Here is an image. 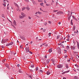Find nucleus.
<instances>
[{"label": "nucleus", "mask_w": 79, "mask_h": 79, "mask_svg": "<svg viewBox=\"0 0 79 79\" xmlns=\"http://www.w3.org/2000/svg\"><path fill=\"white\" fill-rule=\"evenodd\" d=\"M57 49L58 50V53L59 54H61V49L60 47H58L57 48Z\"/></svg>", "instance_id": "f257e3e1"}, {"label": "nucleus", "mask_w": 79, "mask_h": 79, "mask_svg": "<svg viewBox=\"0 0 79 79\" xmlns=\"http://www.w3.org/2000/svg\"><path fill=\"white\" fill-rule=\"evenodd\" d=\"M25 51L26 53H28V52H29V47H28L27 48L26 47L25 48Z\"/></svg>", "instance_id": "f03ea898"}, {"label": "nucleus", "mask_w": 79, "mask_h": 79, "mask_svg": "<svg viewBox=\"0 0 79 79\" xmlns=\"http://www.w3.org/2000/svg\"><path fill=\"white\" fill-rule=\"evenodd\" d=\"M57 68H63V65L62 64H59L57 65Z\"/></svg>", "instance_id": "7ed1b4c3"}, {"label": "nucleus", "mask_w": 79, "mask_h": 79, "mask_svg": "<svg viewBox=\"0 0 79 79\" xmlns=\"http://www.w3.org/2000/svg\"><path fill=\"white\" fill-rule=\"evenodd\" d=\"M13 42H11L9 44H7L6 45V46H10V45H13Z\"/></svg>", "instance_id": "20e7f679"}, {"label": "nucleus", "mask_w": 79, "mask_h": 79, "mask_svg": "<svg viewBox=\"0 0 79 79\" xmlns=\"http://www.w3.org/2000/svg\"><path fill=\"white\" fill-rule=\"evenodd\" d=\"M32 2L33 5H37V3L34 0H31Z\"/></svg>", "instance_id": "39448f33"}, {"label": "nucleus", "mask_w": 79, "mask_h": 79, "mask_svg": "<svg viewBox=\"0 0 79 79\" xmlns=\"http://www.w3.org/2000/svg\"><path fill=\"white\" fill-rule=\"evenodd\" d=\"M13 24L14 25H15V26H17V24H16V22L15 20H14V21L13 22Z\"/></svg>", "instance_id": "423d86ee"}, {"label": "nucleus", "mask_w": 79, "mask_h": 79, "mask_svg": "<svg viewBox=\"0 0 79 79\" xmlns=\"http://www.w3.org/2000/svg\"><path fill=\"white\" fill-rule=\"evenodd\" d=\"M14 4H15V6L17 7L18 8H19V6L18 5V4L14 2Z\"/></svg>", "instance_id": "0eeeda50"}, {"label": "nucleus", "mask_w": 79, "mask_h": 79, "mask_svg": "<svg viewBox=\"0 0 79 79\" xmlns=\"http://www.w3.org/2000/svg\"><path fill=\"white\" fill-rule=\"evenodd\" d=\"M21 15L23 18H24V17H25V14L23 13V12L21 13Z\"/></svg>", "instance_id": "6e6552de"}, {"label": "nucleus", "mask_w": 79, "mask_h": 79, "mask_svg": "<svg viewBox=\"0 0 79 79\" xmlns=\"http://www.w3.org/2000/svg\"><path fill=\"white\" fill-rule=\"evenodd\" d=\"M6 42V40H2V44H4V43H5Z\"/></svg>", "instance_id": "1a4fd4ad"}, {"label": "nucleus", "mask_w": 79, "mask_h": 79, "mask_svg": "<svg viewBox=\"0 0 79 79\" xmlns=\"http://www.w3.org/2000/svg\"><path fill=\"white\" fill-rule=\"evenodd\" d=\"M11 55H15V53L14 52H11Z\"/></svg>", "instance_id": "9d476101"}, {"label": "nucleus", "mask_w": 79, "mask_h": 79, "mask_svg": "<svg viewBox=\"0 0 79 79\" xmlns=\"http://www.w3.org/2000/svg\"><path fill=\"white\" fill-rule=\"evenodd\" d=\"M48 52L49 53H51L52 52V48H50Z\"/></svg>", "instance_id": "9b49d317"}, {"label": "nucleus", "mask_w": 79, "mask_h": 79, "mask_svg": "<svg viewBox=\"0 0 79 79\" xmlns=\"http://www.w3.org/2000/svg\"><path fill=\"white\" fill-rule=\"evenodd\" d=\"M47 74H48V75H49L50 74V71H48L47 72Z\"/></svg>", "instance_id": "f8f14e48"}, {"label": "nucleus", "mask_w": 79, "mask_h": 79, "mask_svg": "<svg viewBox=\"0 0 79 79\" xmlns=\"http://www.w3.org/2000/svg\"><path fill=\"white\" fill-rule=\"evenodd\" d=\"M19 18L20 19H22L23 18H24V17L23 16H22L21 15H20L19 16Z\"/></svg>", "instance_id": "ddd939ff"}, {"label": "nucleus", "mask_w": 79, "mask_h": 79, "mask_svg": "<svg viewBox=\"0 0 79 79\" xmlns=\"http://www.w3.org/2000/svg\"><path fill=\"white\" fill-rule=\"evenodd\" d=\"M50 61V60L49 59H48L46 60V62L47 64L49 63V62Z\"/></svg>", "instance_id": "4468645a"}, {"label": "nucleus", "mask_w": 79, "mask_h": 79, "mask_svg": "<svg viewBox=\"0 0 79 79\" xmlns=\"http://www.w3.org/2000/svg\"><path fill=\"white\" fill-rule=\"evenodd\" d=\"M19 72L20 73H23V71H21V70H19Z\"/></svg>", "instance_id": "2eb2a0df"}, {"label": "nucleus", "mask_w": 79, "mask_h": 79, "mask_svg": "<svg viewBox=\"0 0 79 79\" xmlns=\"http://www.w3.org/2000/svg\"><path fill=\"white\" fill-rule=\"evenodd\" d=\"M53 59H52V61L54 65H55V60H53Z\"/></svg>", "instance_id": "dca6fc26"}, {"label": "nucleus", "mask_w": 79, "mask_h": 79, "mask_svg": "<svg viewBox=\"0 0 79 79\" xmlns=\"http://www.w3.org/2000/svg\"><path fill=\"white\" fill-rule=\"evenodd\" d=\"M7 9L8 10H9V4H8L7 5Z\"/></svg>", "instance_id": "f3484780"}, {"label": "nucleus", "mask_w": 79, "mask_h": 79, "mask_svg": "<svg viewBox=\"0 0 79 79\" xmlns=\"http://www.w3.org/2000/svg\"><path fill=\"white\" fill-rule=\"evenodd\" d=\"M60 37V35H57V39H58Z\"/></svg>", "instance_id": "a211bd4d"}, {"label": "nucleus", "mask_w": 79, "mask_h": 79, "mask_svg": "<svg viewBox=\"0 0 79 79\" xmlns=\"http://www.w3.org/2000/svg\"><path fill=\"white\" fill-rule=\"evenodd\" d=\"M58 10H53V12H54V13H55V12H57V11H58Z\"/></svg>", "instance_id": "6ab92c4d"}, {"label": "nucleus", "mask_w": 79, "mask_h": 79, "mask_svg": "<svg viewBox=\"0 0 79 79\" xmlns=\"http://www.w3.org/2000/svg\"><path fill=\"white\" fill-rule=\"evenodd\" d=\"M66 49H67V50H69V47L68 46H67L66 47Z\"/></svg>", "instance_id": "aec40b11"}, {"label": "nucleus", "mask_w": 79, "mask_h": 79, "mask_svg": "<svg viewBox=\"0 0 79 79\" xmlns=\"http://www.w3.org/2000/svg\"><path fill=\"white\" fill-rule=\"evenodd\" d=\"M25 9H26V7H23L22 8V11H23L24 10H25Z\"/></svg>", "instance_id": "412c9836"}, {"label": "nucleus", "mask_w": 79, "mask_h": 79, "mask_svg": "<svg viewBox=\"0 0 79 79\" xmlns=\"http://www.w3.org/2000/svg\"><path fill=\"white\" fill-rule=\"evenodd\" d=\"M52 33H49L48 34V35H49L48 37H50L51 36V34Z\"/></svg>", "instance_id": "4be33fe9"}, {"label": "nucleus", "mask_w": 79, "mask_h": 79, "mask_svg": "<svg viewBox=\"0 0 79 79\" xmlns=\"http://www.w3.org/2000/svg\"><path fill=\"white\" fill-rule=\"evenodd\" d=\"M65 67L67 68H68V64H66Z\"/></svg>", "instance_id": "5701e85b"}, {"label": "nucleus", "mask_w": 79, "mask_h": 79, "mask_svg": "<svg viewBox=\"0 0 79 79\" xmlns=\"http://www.w3.org/2000/svg\"><path fill=\"white\" fill-rule=\"evenodd\" d=\"M5 66H6L7 68H9V65L8 64H6Z\"/></svg>", "instance_id": "b1692460"}, {"label": "nucleus", "mask_w": 79, "mask_h": 79, "mask_svg": "<svg viewBox=\"0 0 79 79\" xmlns=\"http://www.w3.org/2000/svg\"><path fill=\"white\" fill-rule=\"evenodd\" d=\"M75 29H76V27L75 26H74L73 27V31H74V30H75Z\"/></svg>", "instance_id": "393cba45"}, {"label": "nucleus", "mask_w": 79, "mask_h": 79, "mask_svg": "<svg viewBox=\"0 0 79 79\" xmlns=\"http://www.w3.org/2000/svg\"><path fill=\"white\" fill-rule=\"evenodd\" d=\"M11 25L12 26H13V27H14L15 28V29H16V27H15V26H14V25L13 24V23L11 24Z\"/></svg>", "instance_id": "a878e982"}, {"label": "nucleus", "mask_w": 79, "mask_h": 79, "mask_svg": "<svg viewBox=\"0 0 79 79\" xmlns=\"http://www.w3.org/2000/svg\"><path fill=\"white\" fill-rule=\"evenodd\" d=\"M34 65L33 64H32L31 65V68H34Z\"/></svg>", "instance_id": "bb28decb"}, {"label": "nucleus", "mask_w": 79, "mask_h": 79, "mask_svg": "<svg viewBox=\"0 0 79 79\" xmlns=\"http://www.w3.org/2000/svg\"><path fill=\"white\" fill-rule=\"evenodd\" d=\"M60 13H62V12L60 11H59V12H58L57 13V14H60Z\"/></svg>", "instance_id": "cd10ccee"}, {"label": "nucleus", "mask_w": 79, "mask_h": 79, "mask_svg": "<svg viewBox=\"0 0 79 79\" xmlns=\"http://www.w3.org/2000/svg\"><path fill=\"white\" fill-rule=\"evenodd\" d=\"M40 5L41 6H43V5H44V3H41L40 4Z\"/></svg>", "instance_id": "c85d7f7f"}, {"label": "nucleus", "mask_w": 79, "mask_h": 79, "mask_svg": "<svg viewBox=\"0 0 79 79\" xmlns=\"http://www.w3.org/2000/svg\"><path fill=\"white\" fill-rule=\"evenodd\" d=\"M2 18H5V16H4V15L2 14Z\"/></svg>", "instance_id": "c756f323"}, {"label": "nucleus", "mask_w": 79, "mask_h": 79, "mask_svg": "<svg viewBox=\"0 0 79 79\" xmlns=\"http://www.w3.org/2000/svg\"><path fill=\"white\" fill-rule=\"evenodd\" d=\"M38 2H43V1H42V0H38Z\"/></svg>", "instance_id": "7c9ffc66"}, {"label": "nucleus", "mask_w": 79, "mask_h": 79, "mask_svg": "<svg viewBox=\"0 0 79 79\" xmlns=\"http://www.w3.org/2000/svg\"><path fill=\"white\" fill-rule=\"evenodd\" d=\"M5 60H6V59H4V60H2V62H5Z\"/></svg>", "instance_id": "2f4dec72"}, {"label": "nucleus", "mask_w": 79, "mask_h": 79, "mask_svg": "<svg viewBox=\"0 0 79 79\" xmlns=\"http://www.w3.org/2000/svg\"><path fill=\"white\" fill-rule=\"evenodd\" d=\"M2 5H3V6H4L5 7V6H6V5L5 4L3 3V4H2Z\"/></svg>", "instance_id": "473e14b6"}, {"label": "nucleus", "mask_w": 79, "mask_h": 79, "mask_svg": "<svg viewBox=\"0 0 79 79\" xmlns=\"http://www.w3.org/2000/svg\"><path fill=\"white\" fill-rule=\"evenodd\" d=\"M22 39H23V40H25V38H24V37H22Z\"/></svg>", "instance_id": "72a5a7b5"}, {"label": "nucleus", "mask_w": 79, "mask_h": 79, "mask_svg": "<svg viewBox=\"0 0 79 79\" xmlns=\"http://www.w3.org/2000/svg\"><path fill=\"white\" fill-rule=\"evenodd\" d=\"M46 6H50V5L49 4H46Z\"/></svg>", "instance_id": "f704fd0d"}, {"label": "nucleus", "mask_w": 79, "mask_h": 79, "mask_svg": "<svg viewBox=\"0 0 79 79\" xmlns=\"http://www.w3.org/2000/svg\"><path fill=\"white\" fill-rule=\"evenodd\" d=\"M75 48H76L75 47H73L72 48V49H73V50H75Z\"/></svg>", "instance_id": "c9c22d12"}, {"label": "nucleus", "mask_w": 79, "mask_h": 79, "mask_svg": "<svg viewBox=\"0 0 79 79\" xmlns=\"http://www.w3.org/2000/svg\"><path fill=\"white\" fill-rule=\"evenodd\" d=\"M28 76L29 77H30V78H32V76L30 75H29Z\"/></svg>", "instance_id": "e433bc0d"}, {"label": "nucleus", "mask_w": 79, "mask_h": 79, "mask_svg": "<svg viewBox=\"0 0 79 79\" xmlns=\"http://www.w3.org/2000/svg\"><path fill=\"white\" fill-rule=\"evenodd\" d=\"M47 23L45 22L44 23V25H45V26H46L47 25Z\"/></svg>", "instance_id": "4c0bfd02"}, {"label": "nucleus", "mask_w": 79, "mask_h": 79, "mask_svg": "<svg viewBox=\"0 0 79 79\" xmlns=\"http://www.w3.org/2000/svg\"><path fill=\"white\" fill-rule=\"evenodd\" d=\"M77 47H79V43L77 42Z\"/></svg>", "instance_id": "58836bf2"}, {"label": "nucleus", "mask_w": 79, "mask_h": 79, "mask_svg": "<svg viewBox=\"0 0 79 79\" xmlns=\"http://www.w3.org/2000/svg\"><path fill=\"white\" fill-rule=\"evenodd\" d=\"M25 2H29V0H24Z\"/></svg>", "instance_id": "ea45409f"}, {"label": "nucleus", "mask_w": 79, "mask_h": 79, "mask_svg": "<svg viewBox=\"0 0 79 79\" xmlns=\"http://www.w3.org/2000/svg\"><path fill=\"white\" fill-rule=\"evenodd\" d=\"M38 14H39V15H41L42 14V13L40 12H38Z\"/></svg>", "instance_id": "a19ab883"}, {"label": "nucleus", "mask_w": 79, "mask_h": 79, "mask_svg": "<svg viewBox=\"0 0 79 79\" xmlns=\"http://www.w3.org/2000/svg\"><path fill=\"white\" fill-rule=\"evenodd\" d=\"M75 66H76V67H77H77H78V66H78V65H77V64H75Z\"/></svg>", "instance_id": "79ce46f5"}, {"label": "nucleus", "mask_w": 79, "mask_h": 79, "mask_svg": "<svg viewBox=\"0 0 79 79\" xmlns=\"http://www.w3.org/2000/svg\"><path fill=\"white\" fill-rule=\"evenodd\" d=\"M48 23L49 24H51L52 23V22L50 21H48Z\"/></svg>", "instance_id": "37998d69"}, {"label": "nucleus", "mask_w": 79, "mask_h": 79, "mask_svg": "<svg viewBox=\"0 0 79 79\" xmlns=\"http://www.w3.org/2000/svg\"><path fill=\"white\" fill-rule=\"evenodd\" d=\"M40 71L41 73H43V71H42V70H40Z\"/></svg>", "instance_id": "c03bdc74"}, {"label": "nucleus", "mask_w": 79, "mask_h": 79, "mask_svg": "<svg viewBox=\"0 0 79 79\" xmlns=\"http://www.w3.org/2000/svg\"><path fill=\"white\" fill-rule=\"evenodd\" d=\"M29 53H30V54H32V52H31L29 51Z\"/></svg>", "instance_id": "a18cd8bd"}, {"label": "nucleus", "mask_w": 79, "mask_h": 79, "mask_svg": "<svg viewBox=\"0 0 79 79\" xmlns=\"http://www.w3.org/2000/svg\"><path fill=\"white\" fill-rule=\"evenodd\" d=\"M23 47V45H21L20 47V48H23V47Z\"/></svg>", "instance_id": "49530a36"}, {"label": "nucleus", "mask_w": 79, "mask_h": 79, "mask_svg": "<svg viewBox=\"0 0 79 79\" xmlns=\"http://www.w3.org/2000/svg\"><path fill=\"white\" fill-rule=\"evenodd\" d=\"M62 48H64V46L63 45H62Z\"/></svg>", "instance_id": "de8ad7c7"}, {"label": "nucleus", "mask_w": 79, "mask_h": 79, "mask_svg": "<svg viewBox=\"0 0 79 79\" xmlns=\"http://www.w3.org/2000/svg\"><path fill=\"white\" fill-rule=\"evenodd\" d=\"M69 70L67 71H66V72H65V73H69Z\"/></svg>", "instance_id": "09e8293b"}, {"label": "nucleus", "mask_w": 79, "mask_h": 79, "mask_svg": "<svg viewBox=\"0 0 79 79\" xmlns=\"http://www.w3.org/2000/svg\"><path fill=\"white\" fill-rule=\"evenodd\" d=\"M44 2L45 3H47V2H46V0H44Z\"/></svg>", "instance_id": "8fccbe9b"}, {"label": "nucleus", "mask_w": 79, "mask_h": 79, "mask_svg": "<svg viewBox=\"0 0 79 79\" xmlns=\"http://www.w3.org/2000/svg\"><path fill=\"white\" fill-rule=\"evenodd\" d=\"M31 72H33V70L31 69H30Z\"/></svg>", "instance_id": "3c124183"}, {"label": "nucleus", "mask_w": 79, "mask_h": 79, "mask_svg": "<svg viewBox=\"0 0 79 79\" xmlns=\"http://www.w3.org/2000/svg\"><path fill=\"white\" fill-rule=\"evenodd\" d=\"M38 70V67H36V71H37Z\"/></svg>", "instance_id": "603ef678"}, {"label": "nucleus", "mask_w": 79, "mask_h": 79, "mask_svg": "<svg viewBox=\"0 0 79 79\" xmlns=\"http://www.w3.org/2000/svg\"><path fill=\"white\" fill-rule=\"evenodd\" d=\"M71 25H73V22L71 21Z\"/></svg>", "instance_id": "864d4df0"}, {"label": "nucleus", "mask_w": 79, "mask_h": 79, "mask_svg": "<svg viewBox=\"0 0 79 79\" xmlns=\"http://www.w3.org/2000/svg\"><path fill=\"white\" fill-rule=\"evenodd\" d=\"M45 44H46V43H43L42 45H45Z\"/></svg>", "instance_id": "5fc2aeb1"}, {"label": "nucleus", "mask_w": 79, "mask_h": 79, "mask_svg": "<svg viewBox=\"0 0 79 79\" xmlns=\"http://www.w3.org/2000/svg\"><path fill=\"white\" fill-rule=\"evenodd\" d=\"M5 40L6 42V41H8V39H6V40Z\"/></svg>", "instance_id": "6e6d98bb"}, {"label": "nucleus", "mask_w": 79, "mask_h": 79, "mask_svg": "<svg viewBox=\"0 0 79 79\" xmlns=\"http://www.w3.org/2000/svg\"><path fill=\"white\" fill-rule=\"evenodd\" d=\"M72 59L73 61H74V60L73 59V57H72Z\"/></svg>", "instance_id": "4d7b16f0"}, {"label": "nucleus", "mask_w": 79, "mask_h": 79, "mask_svg": "<svg viewBox=\"0 0 79 79\" xmlns=\"http://www.w3.org/2000/svg\"><path fill=\"white\" fill-rule=\"evenodd\" d=\"M43 32H45V31H46V30L44 29V30H43Z\"/></svg>", "instance_id": "13d9d810"}, {"label": "nucleus", "mask_w": 79, "mask_h": 79, "mask_svg": "<svg viewBox=\"0 0 79 79\" xmlns=\"http://www.w3.org/2000/svg\"><path fill=\"white\" fill-rule=\"evenodd\" d=\"M27 10H29L30 9V8H29L28 7H27Z\"/></svg>", "instance_id": "bf43d9fd"}, {"label": "nucleus", "mask_w": 79, "mask_h": 79, "mask_svg": "<svg viewBox=\"0 0 79 79\" xmlns=\"http://www.w3.org/2000/svg\"><path fill=\"white\" fill-rule=\"evenodd\" d=\"M37 13H38V12H36L35 13V15H37Z\"/></svg>", "instance_id": "052dcab7"}, {"label": "nucleus", "mask_w": 79, "mask_h": 79, "mask_svg": "<svg viewBox=\"0 0 79 79\" xmlns=\"http://www.w3.org/2000/svg\"><path fill=\"white\" fill-rule=\"evenodd\" d=\"M19 66H20L19 64H17V66H18V67H19Z\"/></svg>", "instance_id": "680f3d73"}, {"label": "nucleus", "mask_w": 79, "mask_h": 79, "mask_svg": "<svg viewBox=\"0 0 79 79\" xmlns=\"http://www.w3.org/2000/svg\"><path fill=\"white\" fill-rule=\"evenodd\" d=\"M72 17L73 18V19H75V18H76L74 16H72Z\"/></svg>", "instance_id": "e2e57ef3"}, {"label": "nucleus", "mask_w": 79, "mask_h": 79, "mask_svg": "<svg viewBox=\"0 0 79 79\" xmlns=\"http://www.w3.org/2000/svg\"><path fill=\"white\" fill-rule=\"evenodd\" d=\"M59 24H61V22H59L58 23Z\"/></svg>", "instance_id": "0e129e2a"}, {"label": "nucleus", "mask_w": 79, "mask_h": 79, "mask_svg": "<svg viewBox=\"0 0 79 79\" xmlns=\"http://www.w3.org/2000/svg\"><path fill=\"white\" fill-rule=\"evenodd\" d=\"M47 56H46V55H45V58H47Z\"/></svg>", "instance_id": "69168bd1"}, {"label": "nucleus", "mask_w": 79, "mask_h": 79, "mask_svg": "<svg viewBox=\"0 0 79 79\" xmlns=\"http://www.w3.org/2000/svg\"><path fill=\"white\" fill-rule=\"evenodd\" d=\"M65 58H66V57H67V56H64Z\"/></svg>", "instance_id": "338daca9"}, {"label": "nucleus", "mask_w": 79, "mask_h": 79, "mask_svg": "<svg viewBox=\"0 0 79 79\" xmlns=\"http://www.w3.org/2000/svg\"><path fill=\"white\" fill-rule=\"evenodd\" d=\"M63 79H66V78L65 77H63Z\"/></svg>", "instance_id": "774afa93"}]
</instances>
